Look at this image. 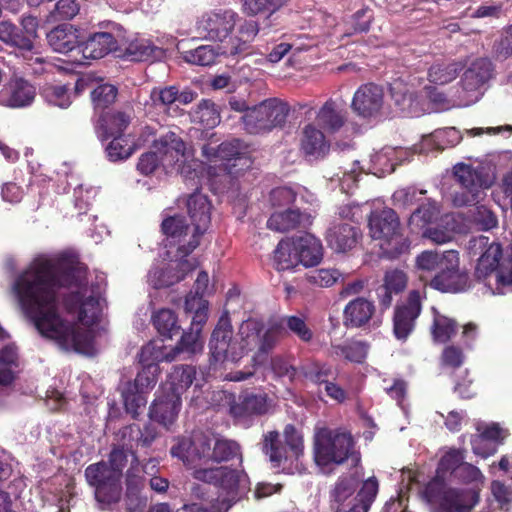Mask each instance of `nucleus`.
Instances as JSON below:
<instances>
[{
  "instance_id": "34",
  "label": "nucleus",
  "mask_w": 512,
  "mask_h": 512,
  "mask_svg": "<svg viewBox=\"0 0 512 512\" xmlns=\"http://www.w3.org/2000/svg\"><path fill=\"white\" fill-rule=\"evenodd\" d=\"M390 95L395 106L403 113L414 114L418 111L417 92L402 80L390 84Z\"/></svg>"
},
{
  "instance_id": "39",
  "label": "nucleus",
  "mask_w": 512,
  "mask_h": 512,
  "mask_svg": "<svg viewBox=\"0 0 512 512\" xmlns=\"http://www.w3.org/2000/svg\"><path fill=\"white\" fill-rule=\"evenodd\" d=\"M151 349L152 347L150 345L142 348L140 360L141 362L146 363V366L142 371L138 372L133 382H128L132 388H138L146 393L157 382L156 375L154 373L157 370V366L150 362V356H152Z\"/></svg>"
},
{
  "instance_id": "13",
  "label": "nucleus",
  "mask_w": 512,
  "mask_h": 512,
  "mask_svg": "<svg viewBox=\"0 0 512 512\" xmlns=\"http://www.w3.org/2000/svg\"><path fill=\"white\" fill-rule=\"evenodd\" d=\"M459 264V253L455 250H448V257L444 260V265L429 282L430 287L446 293H459L468 290L471 286L469 275L460 270Z\"/></svg>"
},
{
  "instance_id": "32",
  "label": "nucleus",
  "mask_w": 512,
  "mask_h": 512,
  "mask_svg": "<svg viewBox=\"0 0 512 512\" xmlns=\"http://www.w3.org/2000/svg\"><path fill=\"white\" fill-rule=\"evenodd\" d=\"M47 41L53 51L67 54L74 50L79 51L80 40L78 30L72 25H58L47 34Z\"/></svg>"
},
{
  "instance_id": "26",
  "label": "nucleus",
  "mask_w": 512,
  "mask_h": 512,
  "mask_svg": "<svg viewBox=\"0 0 512 512\" xmlns=\"http://www.w3.org/2000/svg\"><path fill=\"white\" fill-rule=\"evenodd\" d=\"M376 307L373 301L356 297L349 301L343 311V323L347 328H362L369 324Z\"/></svg>"
},
{
  "instance_id": "12",
  "label": "nucleus",
  "mask_w": 512,
  "mask_h": 512,
  "mask_svg": "<svg viewBox=\"0 0 512 512\" xmlns=\"http://www.w3.org/2000/svg\"><path fill=\"white\" fill-rule=\"evenodd\" d=\"M211 207L207 196L201 193H193L189 196L187 209L193 231L187 245L178 246V252L183 256H189L198 247L200 236L209 228L211 223Z\"/></svg>"
},
{
  "instance_id": "61",
  "label": "nucleus",
  "mask_w": 512,
  "mask_h": 512,
  "mask_svg": "<svg viewBox=\"0 0 512 512\" xmlns=\"http://www.w3.org/2000/svg\"><path fill=\"white\" fill-rule=\"evenodd\" d=\"M373 20V11L368 8H361L356 11L352 16L348 23L349 35L367 32L370 29V24Z\"/></svg>"
},
{
  "instance_id": "36",
  "label": "nucleus",
  "mask_w": 512,
  "mask_h": 512,
  "mask_svg": "<svg viewBox=\"0 0 512 512\" xmlns=\"http://www.w3.org/2000/svg\"><path fill=\"white\" fill-rule=\"evenodd\" d=\"M308 220V214L299 209L288 208L285 211L273 213L267 221V227L277 232H287L299 228Z\"/></svg>"
},
{
  "instance_id": "8",
  "label": "nucleus",
  "mask_w": 512,
  "mask_h": 512,
  "mask_svg": "<svg viewBox=\"0 0 512 512\" xmlns=\"http://www.w3.org/2000/svg\"><path fill=\"white\" fill-rule=\"evenodd\" d=\"M354 439L348 432L327 427L316 431L313 457L317 466L342 465L354 454Z\"/></svg>"
},
{
  "instance_id": "63",
  "label": "nucleus",
  "mask_w": 512,
  "mask_h": 512,
  "mask_svg": "<svg viewBox=\"0 0 512 512\" xmlns=\"http://www.w3.org/2000/svg\"><path fill=\"white\" fill-rule=\"evenodd\" d=\"M340 277L341 273L337 269H316L307 274L308 282L320 287H331Z\"/></svg>"
},
{
  "instance_id": "29",
  "label": "nucleus",
  "mask_w": 512,
  "mask_h": 512,
  "mask_svg": "<svg viewBox=\"0 0 512 512\" xmlns=\"http://www.w3.org/2000/svg\"><path fill=\"white\" fill-rule=\"evenodd\" d=\"M292 244L295 255L299 259V264L312 267L320 263L323 255L322 244L312 234L305 233L302 236L295 237Z\"/></svg>"
},
{
  "instance_id": "51",
  "label": "nucleus",
  "mask_w": 512,
  "mask_h": 512,
  "mask_svg": "<svg viewBox=\"0 0 512 512\" xmlns=\"http://www.w3.org/2000/svg\"><path fill=\"white\" fill-rule=\"evenodd\" d=\"M457 322L445 315L435 314L431 326V335L434 342L446 343L456 334Z\"/></svg>"
},
{
  "instance_id": "25",
  "label": "nucleus",
  "mask_w": 512,
  "mask_h": 512,
  "mask_svg": "<svg viewBox=\"0 0 512 512\" xmlns=\"http://www.w3.org/2000/svg\"><path fill=\"white\" fill-rule=\"evenodd\" d=\"M181 406L182 399L160 389V394L155 398L149 408L150 421H156L168 427L177 419Z\"/></svg>"
},
{
  "instance_id": "6",
  "label": "nucleus",
  "mask_w": 512,
  "mask_h": 512,
  "mask_svg": "<svg viewBox=\"0 0 512 512\" xmlns=\"http://www.w3.org/2000/svg\"><path fill=\"white\" fill-rule=\"evenodd\" d=\"M368 227L373 239L380 240L381 255L398 259L410 250L411 242L402 233L397 213L391 208L373 210L368 218Z\"/></svg>"
},
{
  "instance_id": "52",
  "label": "nucleus",
  "mask_w": 512,
  "mask_h": 512,
  "mask_svg": "<svg viewBox=\"0 0 512 512\" xmlns=\"http://www.w3.org/2000/svg\"><path fill=\"white\" fill-rule=\"evenodd\" d=\"M278 323H283L284 330L289 331L304 343H310L314 337L312 329L308 326L305 317L289 315L282 317Z\"/></svg>"
},
{
  "instance_id": "57",
  "label": "nucleus",
  "mask_w": 512,
  "mask_h": 512,
  "mask_svg": "<svg viewBox=\"0 0 512 512\" xmlns=\"http://www.w3.org/2000/svg\"><path fill=\"white\" fill-rule=\"evenodd\" d=\"M465 450L450 448L439 460L436 473L445 475L450 472L454 474L464 462Z\"/></svg>"
},
{
  "instance_id": "11",
  "label": "nucleus",
  "mask_w": 512,
  "mask_h": 512,
  "mask_svg": "<svg viewBox=\"0 0 512 512\" xmlns=\"http://www.w3.org/2000/svg\"><path fill=\"white\" fill-rule=\"evenodd\" d=\"M0 40L14 47L18 51L25 64L32 68L33 73L41 74L44 72L43 65L46 63L45 58L37 49L33 40L24 35L23 30L10 21L0 22Z\"/></svg>"
},
{
  "instance_id": "1",
  "label": "nucleus",
  "mask_w": 512,
  "mask_h": 512,
  "mask_svg": "<svg viewBox=\"0 0 512 512\" xmlns=\"http://www.w3.org/2000/svg\"><path fill=\"white\" fill-rule=\"evenodd\" d=\"M88 268L72 254L56 258L38 256L14 280L12 291L25 317L45 339L61 349L86 352L92 346V336L59 312V291L77 290L61 296L65 312L76 316L84 326L92 327L101 320L102 307L96 295H86Z\"/></svg>"
},
{
  "instance_id": "7",
  "label": "nucleus",
  "mask_w": 512,
  "mask_h": 512,
  "mask_svg": "<svg viewBox=\"0 0 512 512\" xmlns=\"http://www.w3.org/2000/svg\"><path fill=\"white\" fill-rule=\"evenodd\" d=\"M285 443L278 431H268L263 435L262 451L269 457L274 468H281L287 473L298 469V461L304 453L302 435L294 425L288 424L283 431Z\"/></svg>"
},
{
  "instance_id": "59",
  "label": "nucleus",
  "mask_w": 512,
  "mask_h": 512,
  "mask_svg": "<svg viewBox=\"0 0 512 512\" xmlns=\"http://www.w3.org/2000/svg\"><path fill=\"white\" fill-rule=\"evenodd\" d=\"M270 368L276 378H288L293 382L297 375V368L292 360L281 355H276L270 360Z\"/></svg>"
},
{
  "instance_id": "42",
  "label": "nucleus",
  "mask_w": 512,
  "mask_h": 512,
  "mask_svg": "<svg viewBox=\"0 0 512 512\" xmlns=\"http://www.w3.org/2000/svg\"><path fill=\"white\" fill-rule=\"evenodd\" d=\"M118 88L109 83L98 84L91 92L90 98L96 114L110 110L109 107L116 101Z\"/></svg>"
},
{
  "instance_id": "43",
  "label": "nucleus",
  "mask_w": 512,
  "mask_h": 512,
  "mask_svg": "<svg viewBox=\"0 0 512 512\" xmlns=\"http://www.w3.org/2000/svg\"><path fill=\"white\" fill-rule=\"evenodd\" d=\"M502 439V429L498 424L487 426L480 434L473 435L471 438L472 450L476 455L487 458L495 453V448L482 450L480 445L484 442L496 443Z\"/></svg>"
},
{
  "instance_id": "10",
  "label": "nucleus",
  "mask_w": 512,
  "mask_h": 512,
  "mask_svg": "<svg viewBox=\"0 0 512 512\" xmlns=\"http://www.w3.org/2000/svg\"><path fill=\"white\" fill-rule=\"evenodd\" d=\"M85 479L94 488L95 499L102 504L119 501L122 491L121 478L109 469L107 462L101 460L90 464L85 469Z\"/></svg>"
},
{
  "instance_id": "23",
  "label": "nucleus",
  "mask_w": 512,
  "mask_h": 512,
  "mask_svg": "<svg viewBox=\"0 0 512 512\" xmlns=\"http://www.w3.org/2000/svg\"><path fill=\"white\" fill-rule=\"evenodd\" d=\"M361 237L360 228L348 222H333L326 232L329 247L342 253L355 248Z\"/></svg>"
},
{
  "instance_id": "60",
  "label": "nucleus",
  "mask_w": 512,
  "mask_h": 512,
  "mask_svg": "<svg viewBox=\"0 0 512 512\" xmlns=\"http://www.w3.org/2000/svg\"><path fill=\"white\" fill-rule=\"evenodd\" d=\"M408 284V276L401 269H391L385 272L383 278V286L385 289L393 291L394 294L398 295L402 293Z\"/></svg>"
},
{
  "instance_id": "33",
  "label": "nucleus",
  "mask_w": 512,
  "mask_h": 512,
  "mask_svg": "<svg viewBox=\"0 0 512 512\" xmlns=\"http://www.w3.org/2000/svg\"><path fill=\"white\" fill-rule=\"evenodd\" d=\"M285 335L286 331L284 330L283 323H278V321L271 323L267 329H263V332L259 335L260 343L258 350L251 359V362H254V366L262 365Z\"/></svg>"
},
{
  "instance_id": "30",
  "label": "nucleus",
  "mask_w": 512,
  "mask_h": 512,
  "mask_svg": "<svg viewBox=\"0 0 512 512\" xmlns=\"http://www.w3.org/2000/svg\"><path fill=\"white\" fill-rule=\"evenodd\" d=\"M494 67L487 58H478L464 71L461 84L466 91H476L493 76Z\"/></svg>"
},
{
  "instance_id": "35",
  "label": "nucleus",
  "mask_w": 512,
  "mask_h": 512,
  "mask_svg": "<svg viewBox=\"0 0 512 512\" xmlns=\"http://www.w3.org/2000/svg\"><path fill=\"white\" fill-rule=\"evenodd\" d=\"M301 150L306 156L317 159L323 158L329 150V144L321 130L312 124H308L303 128Z\"/></svg>"
},
{
  "instance_id": "64",
  "label": "nucleus",
  "mask_w": 512,
  "mask_h": 512,
  "mask_svg": "<svg viewBox=\"0 0 512 512\" xmlns=\"http://www.w3.org/2000/svg\"><path fill=\"white\" fill-rule=\"evenodd\" d=\"M128 452L126 446L122 443L114 445L108 456L109 469H112L116 475L122 479L123 469L128 462Z\"/></svg>"
},
{
  "instance_id": "19",
  "label": "nucleus",
  "mask_w": 512,
  "mask_h": 512,
  "mask_svg": "<svg viewBox=\"0 0 512 512\" xmlns=\"http://www.w3.org/2000/svg\"><path fill=\"white\" fill-rule=\"evenodd\" d=\"M270 409L268 394L252 391H243L238 399L231 403L230 414L234 418H247L265 415Z\"/></svg>"
},
{
  "instance_id": "5",
  "label": "nucleus",
  "mask_w": 512,
  "mask_h": 512,
  "mask_svg": "<svg viewBox=\"0 0 512 512\" xmlns=\"http://www.w3.org/2000/svg\"><path fill=\"white\" fill-rule=\"evenodd\" d=\"M469 254L479 255L474 276L490 290L512 285V261L500 263L503 250L499 243H489L486 236L473 237L469 241Z\"/></svg>"
},
{
  "instance_id": "15",
  "label": "nucleus",
  "mask_w": 512,
  "mask_h": 512,
  "mask_svg": "<svg viewBox=\"0 0 512 512\" xmlns=\"http://www.w3.org/2000/svg\"><path fill=\"white\" fill-rule=\"evenodd\" d=\"M159 435L158 427L152 421L145 422L143 426L137 423L123 426L117 434L119 442L126 446L132 457L133 453L138 455L139 450L148 454Z\"/></svg>"
},
{
  "instance_id": "9",
  "label": "nucleus",
  "mask_w": 512,
  "mask_h": 512,
  "mask_svg": "<svg viewBox=\"0 0 512 512\" xmlns=\"http://www.w3.org/2000/svg\"><path fill=\"white\" fill-rule=\"evenodd\" d=\"M289 112L290 107L286 102L278 98H269L248 109L241 120L249 134H264L275 128H282Z\"/></svg>"
},
{
  "instance_id": "53",
  "label": "nucleus",
  "mask_w": 512,
  "mask_h": 512,
  "mask_svg": "<svg viewBox=\"0 0 512 512\" xmlns=\"http://www.w3.org/2000/svg\"><path fill=\"white\" fill-rule=\"evenodd\" d=\"M41 96L49 105L62 109L68 108L72 103L70 88L67 85H45L41 91Z\"/></svg>"
},
{
  "instance_id": "44",
  "label": "nucleus",
  "mask_w": 512,
  "mask_h": 512,
  "mask_svg": "<svg viewBox=\"0 0 512 512\" xmlns=\"http://www.w3.org/2000/svg\"><path fill=\"white\" fill-rule=\"evenodd\" d=\"M152 320L159 334L165 338L172 339L180 333L177 316L171 309H160L153 315Z\"/></svg>"
},
{
  "instance_id": "54",
  "label": "nucleus",
  "mask_w": 512,
  "mask_h": 512,
  "mask_svg": "<svg viewBox=\"0 0 512 512\" xmlns=\"http://www.w3.org/2000/svg\"><path fill=\"white\" fill-rule=\"evenodd\" d=\"M122 398L126 413L133 419H137L141 414L139 410L147 404L146 392L138 388L134 389L127 383L122 391Z\"/></svg>"
},
{
  "instance_id": "16",
  "label": "nucleus",
  "mask_w": 512,
  "mask_h": 512,
  "mask_svg": "<svg viewBox=\"0 0 512 512\" xmlns=\"http://www.w3.org/2000/svg\"><path fill=\"white\" fill-rule=\"evenodd\" d=\"M180 259L164 268H154L149 272L148 281L155 289L170 287L182 281L187 274L194 271L199 263L196 258H187L177 251Z\"/></svg>"
},
{
  "instance_id": "45",
  "label": "nucleus",
  "mask_w": 512,
  "mask_h": 512,
  "mask_svg": "<svg viewBox=\"0 0 512 512\" xmlns=\"http://www.w3.org/2000/svg\"><path fill=\"white\" fill-rule=\"evenodd\" d=\"M161 230L171 243H177L181 246L182 239L185 238L190 231V226L187 224L184 216L174 215L162 221Z\"/></svg>"
},
{
  "instance_id": "50",
  "label": "nucleus",
  "mask_w": 512,
  "mask_h": 512,
  "mask_svg": "<svg viewBox=\"0 0 512 512\" xmlns=\"http://www.w3.org/2000/svg\"><path fill=\"white\" fill-rule=\"evenodd\" d=\"M201 332H198L197 330L190 327L188 331H183L181 338L177 345L174 347V349L167 355H165L163 358H159L158 355L152 356V361H173L177 354L182 352H187L189 354H193L196 351L197 348V342L199 340Z\"/></svg>"
},
{
  "instance_id": "55",
  "label": "nucleus",
  "mask_w": 512,
  "mask_h": 512,
  "mask_svg": "<svg viewBox=\"0 0 512 512\" xmlns=\"http://www.w3.org/2000/svg\"><path fill=\"white\" fill-rule=\"evenodd\" d=\"M105 152L110 161L116 162L128 159L135 151L134 146L125 134L110 138Z\"/></svg>"
},
{
  "instance_id": "40",
  "label": "nucleus",
  "mask_w": 512,
  "mask_h": 512,
  "mask_svg": "<svg viewBox=\"0 0 512 512\" xmlns=\"http://www.w3.org/2000/svg\"><path fill=\"white\" fill-rule=\"evenodd\" d=\"M331 349L334 355L343 357L347 361L363 363L367 357L369 344L360 340H347L341 344H332Z\"/></svg>"
},
{
  "instance_id": "46",
  "label": "nucleus",
  "mask_w": 512,
  "mask_h": 512,
  "mask_svg": "<svg viewBox=\"0 0 512 512\" xmlns=\"http://www.w3.org/2000/svg\"><path fill=\"white\" fill-rule=\"evenodd\" d=\"M319 125L329 132L338 131L345 123L344 117L336 110V103L329 99L317 113Z\"/></svg>"
},
{
  "instance_id": "18",
  "label": "nucleus",
  "mask_w": 512,
  "mask_h": 512,
  "mask_svg": "<svg viewBox=\"0 0 512 512\" xmlns=\"http://www.w3.org/2000/svg\"><path fill=\"white\" fill-rule=\"evenodd\" d=\"M192 477L198 481L220 487L231 494L237 492L246 474L243 471L219 466L215 469H198L192 472Z\"/></svg>"
},
{
  "instance_id": "28",
  "label": "nucleus",
  "mask_w": 512,
  "mask_h": 512,
  "mask_svg": "<svg viewBox=\"0 0 512 512\" xmlns=\"http://www.w3.org/2000/svg\"><path fill=\"white\" fill-rule=\"evenodd\" d=\"M478 500L479 497L475 491L448 488L438 507L441 512H470Z\"/></svg>"
},
{
  "instance_id": "14",
  "label": "nucleus",
  "mask_w": 512,
  "mask_h": 512,
  "mask_svg": "<svg viewBox=\"0 0 512 512\" xmlns=\"http://www.w3.org/2000/svg\"><path fill=\"white\" fill-rule=\"evenodd\" d=\"M422 311L419 290H411L401 304H397L393 315V333L398 340L405 341L414 331L416 320Z\"/></svg>"
},
{
  "instance_id": "20",
  "label": "nucleus",
  "mask_w": 512,
  "mask_h": 512,
  "mask_svg": "<svg viewBox=\"0 0 512 512\" xmlns=\"http://www.w3.org/2000/svg\"><path fill=\"white\" fill-rule=\"evenodd\" d=\"M237 18V13L232 10L211 12L202 17L200 27L206 32L207 39L222 42L233 31Z\"/></svg>"
},
{
  "instance_id": "2",
  "label": "nucleus",
  "mask_w": 512,
  "mask_h": 512,
  "mask_svg": "<svg viewBox=\"0 0 512 512\" xmlns=\"http://www.w3.org/2000/svg\"><path fill=\"white\" fill-rule=\"evenodd\" d=\"M170 453L192 472L198 469H215L218 466L214 465L236 458L242 461L241 446L238 442L203 432L193 433L191 437L178 438Z\"/></svg>"
},
{
  "instance_id": "24",
  "label": "nucleus",
  "mask_w": 512,
  "mask_h": 512,
  "mask_svg": "<svg viewBox=\"0 0 512 512\" xmlns=\"http://www.w3.org/2000/svg\"><path fill=\"white\" fill-rule=\"evenodd\" d=\"M119 49L115 36L106 31L93 32L80 42L79 53L84 59H101Z\"/></svg>"
},
{
  "instance_id": "48",
  "label": "nucleus",
  "mask_w": 512,
  "mask_h": 512,
  "mask_svg": "<svg viewBox=\"0 0 512 512\" xmlns=\"http://www.w3.org/2000/svg\"><path fill=\"white\" fill-rule=\"evenodd\" d=\"M448 257V251L443 253H438L436 251H423L416 257V268L422 272L420 275L421 278L424 277L425 274L435 275L438 274L442 265H444V260Z\"/></svg>"
},
{
  "instance_id": "22",
  "label": "nucleus",
  "mask_w": 512,
  "mask_h": 512,
  "mask_svg": "<svg viewBox=\"0 0 512 512\" xmlns=\"http://www.w3.org/2000/svg\"><path fill=\"white\" fill-rule=\"evenodd\" d=\"M36 92L34 86L22 77L12 78L0 90V105L10 108H21L30 105Z\"/></svg>"
},
{
  "instance_id": "56",
  "label": "nucleus",
  "mask_w": 512,
  "mask_h": 512,
  "mask_svg": "<svg viewBox=\"0 0 512 512\" xmlns=\"http://www.w3.org/2000/svg\"><path fill=\"white\" fill-rule=\"evenodd\" d=\"M221 50H215L212 46L201 45L195 49L183 52V59L190 64L199 66H210L215 63L217 57L221 55Z\"/></svg>"
},
{
  "instance_id": "58",
  "label": "nucleus",
  "mask_w": 512,
  "mask_h": 512,
  "mask_svg": "<svg viewBox=\"0 0 512 512\" xmlns=\"http://www.w3.org/2000/svg\"><path fill=\"white\" fill-rule=\"evenodd\" d=\"M283 6L281 0H243L244 10L250 15L265 14L270 16Z\"/></svg>"
},
{
  "instance_id": "49",
  "label": "nucleus",
  "mask_w": 512,
  "mask_h": 512,
  "mask_svg": "<svg viewBox=\"0 0 512 512\" xmlns=\"http://www.w3.org/2000/svg\"><path fill=\"white\" fill-rule=\"evenodd\" d=\"M185 312L193 313L190 327L198 332L202 331L204 324L208 319V303L201 297L186 296Z\"/></svg>"
},
{
  "instance_id": "62",
  "label": "nucleus",
  "mask_w": 512,
  "mask_h": 512,
  "mask_svg": "<svg viewBox=\"0 0 512 512\" xmlns=\"http://www.w3.org/2000/svg\"><path fill=\"white\" fill-rule=\"evenodd\" d=\"M196 118L208 127H214L220 122V116L215 108V104L203 99L197 106L195 111Z\"/></svg>"
},
{
  "instance_id": "38",
  "label": "nucleus",
  "mask_w": 512,
  "mask_h": 512,
  "mask_svg": "<svg viewBox=\"0 0 512 512\" xmlns=\"http://www.w3.org/2000/svg\"><path fill=\"white\" fill-rule=\"evenodd\" d=\"M463 70V65L457 61L436 62L428 69L427 77L430 83L445 85L455 80Z\"/></svg>"
},
{
  "instance_id": "27",
  "label": "nucleus",
  "mask_w": 512,
  "mask_h": 512,
  "mask_svg": "<svg viewBox=\"0 0 512 512\" xmlns=\"http://www.w3.org/2000/svg\"><path fill=\"white\" fill-rule=\"evenodd\" d=\"M153 148L161 155L162 161H166L169 165H174L186 159V143L173 131H169L156 139L153 142Z\"/></svg>"
},
{
  "instance_id": "31",
  "label": "nucleus",
  "mask_w": 512,
  "mask_h": 512,
  "mask_svg": "<svg viewBox=\"0 0 512 512\" xmlns=\"http://www.w3.org/2000/svg\"><path fill=\"white\" fill-rule=\"evenodd\" d=\"M196 373V367L192 365L174 366L161 389L181 399L182 395L194 382Z\"/></svg>"
},
{
  "instance_id": "4",
  "label": "nucleus",
  "mask_w": 512,
  "mask_h": 512,
  "mask_svg": "<svg viewBox=\"0 0 512 512\" xmlns=\"http://www.w3.org/2000/svg\"><path fill=\"white\" fill-rule=\"evenodd\" d=\"M453 174L459 185V190L453 193V205L463 207L476 204L471 217L473 223L483 231L491 230L498 224L496 214L485 205H478L492 182L482 167H473L469 164L458 163L453 168Z\"/></svg>"
},
{
  "instance_id": "17",
  "label": "nucleus",
  "mask_w": 512,
  "mask_h": 512,
  "mask_svg": "<svg viewBox=\"0 0 512 512\" xmlns=\"http://www.w3.org/2000/svg\"><path fill=\"white\" fill-rule=\"evenodd\" d=\"M383 103V89L374 83H367L354 93L351 108L359 117L371 119L380 115Z\"/></svg>"
},
{
  "instance_id": "41",
  "label": "nucleus",
  "mask_w": 512,
  "mask_h": 512,
  "mask_svg": "<svg viewBox=\"0 0 512 512\" xmlns=\"http://www.w3.org/2000/svg\"><path fill=\"white\" fill-rule=\"evenodd\" d=\"M357 488V481L352 476L339 477L330 490V507L335 511L337 506L340 508L352 498Z\"/></svg>"
},
{
  "instance_id": "47",
  "label": "nucleus",
  "mask_w": 512,
  "mask_h": 512,
  "mask_svg": "<svg viewBox=\"0 0 512 512\" xmlns=\"http://www.w3.org/2000/svg\"><path fill=\"white\" fill-rule=\"evenodd\" d=\"M299 264L292 242L281 240L273 253V266L278 271L295 268Z\"/></svg>"
},
{
  "instance_id": "21",
  "label": "nucleus",
  "mask_w": 512,
  "mask_h": 512,
  "mask_svg": "<svg viewBox=\"0 0 512 512\" xmlns=\"http://www.w3.org/2000/svg\"><path fill=\"white\" fill-rule=\"evenodd\" d=\"M130 124V117L122 111L107 110L95 115L93 126L95 134L102 142L124 134Z\"/></svg>"
},
{
  "instance_id": "37",
  "label": "nucleus",
  "mask_w": 512,
  "mask_h": 512,
  "mask_svg": "<svg viewBox=\"0 0 512 512\" xmlns=\"http://www.w3.org/2000/svg\"><path fill=\"white\" fill-rule=\"evenodd\" d=\"M162 50L147 39H134L128 43L120 56L133 62L153 61L161 56Z\"/></svg>"
},
{
  "instance_id": "3",
  "label": "nucleus",
  "mask_w": 512,
  "mask_h": 512,
  "mask_svg": "<svg viewBox=\"0 0 512 512\" xmlns=\"http://www.w3.org/2000/svg\"><path fill=\"white\" fill-rule=\"evenodd\" d=\"M264 324L257 319L244 321L239 328L240 339L233 338V328L228 315L219 318L209 341V351L213 363H236L251 351L258 350L259 335Z\"/></svg>"
}]
</instances>
